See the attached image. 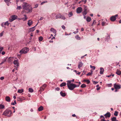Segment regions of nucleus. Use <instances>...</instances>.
Wrapping results in <instances>:
<instances>
[{
    "label": "nucleus",
    "instance_id": "obj_1",
    "mask_svg": "<svg viewBox=\"0 0 121 121\" xmlns=\"http://www.w3.org/2000/svg\"><path fill=\"white\" fill-rule=\"evenodd\" d=\"M22 7L23 9H25V11L26 13H28L31 12L32 11V9L31 6L29 5L28 4L24 3L22 4Z\"/></svg>",
    "mask_w": 121,
    "mask_h": 121
},
{
    "label": "nucleus",
    "instance_id": "obj_2",
    "mask_svg": "<svg viewBox=\"0 0 121 121\" xmlns=\"http://www.w3.org/2000/svg\"><path fill=\"white\" fill-rule=\"evenodd\" d=\"M29 49L27 48H25L21 50L19 52L20 54L19 55L18 54L17 56L21 57L22 54L27 53L29 51Z\"/></svg>",
    "mask_w": 121,
    "mask_h": 121
},
{
    "label": "nucleus",
    "instance_id": "obj_3",
    "mask_svg": "<svg viewBox=\"0 0 121 121\" xmlns=\"http://www.w3.org/2000/svg\"><path fill=\"white\" fill-rule=\"evenodd\" d=\"M12 113L11 111L8 109H6L4 112L3 115L7 116L10 117Z\"/></svg>",
    "mask_w": 121,
    "mask_h": 121
},
{
    "label": "nucleus",
    "instance_id": "obj_4",
    "mask_svg": "<svg viewBox=\"0 0 121 121\" xmlns=\"http://www.w3.org/2000/svg\"><path fill=\"white\" fill-rule=\"evenodd\" d=\"M56 19L61 18L63 20H65L66 18L64 15H62L60 13H59L56 16Z\"/></svg>",
    "mask_w": 121,
    "mask_h": 121
},
{
    "label": "nucleus",
    "instance_id": "obj_5",
    "mask_svg": "<svg viewBox=\"0 0 121 121\" xmlns=\"http://www.w3.org/2000/svg\"><path fill=\"white\" fill-rule=\"evenodd\" d=\"M68 88L71 90H73L74 88V84L71 83L69 85L68 84Z\"/></svg>",
    "mask_w": 121,
    "mask_h": 121
},
{
    "label": "nucleus",
    "instance_id": "obj_6",
    "mask_svg": "<svg viewBox=\"0 0 121 121\" xmlns=\"http://www.w3.org/2000/svg\"><path fill=\"white\" fill-rule=\"evenodd\" d=\"M17 17L16 15H13L11 17V19L9 20L10 22H12L14 20L17 19Z\"/></svg>",
    "mask_w": 121,
    "mask_h": 121
},
{
    "label": "nucleus",
    "instance_id": "obj_7",
    "mask_svg": "<svg viewBox=\"0 0 121 121\" xmlns=\"http://www.w3.org/2000/svg\"><path fill=\"white\" fill-rule=\"evenodd\" d=\"M118 16V14H116L115 15L112 16L110 18V20L112 22L114 21L116 19V17Z\"/></svg>",
    "mask_w": 121,
    "mask_h": 121
},
{
    "label": "nucleus",
    "instance_id": "obj_8",
    "mask_svg": "<svg viewBox=\"0 0 121 121\" xmlns=\"http://www.w3.org/2000/svg\"><path fill=\"white\" fill-rule=\"evenodd\" d=\"M114 87L116 89H119L121 88V85L115 83L114 84Z\"/></svg>",
    "mask_w": 121,
    "mask_h": 121
},
{
    "label": "nucleus",
    "instance_id": "obj_9",
    "mask_svg": "<svg viewBox=\"0 0 121 121\" xmlns=\"http://www.w3.org/2000/svg\"><path fill=\"white\" fill-rule=\"evenodd\" d=\"M82 10V8L81 7H79L77 9L76 12L77 13H79L81 12Z\"/></svg>",
    "mask_w": 121,
    "mask_h": 121
},
{
    "label": "nucleus",
    "instance_id": "obj_10",
    "mask_svg": "<svg viewBox=\"0 0 121 121\" xmlns=\"http://www.w3.org/2000/svg\"><path fill=\"white\" fill-rule=\"evenodd\" d=\"M13 63L17 67H18L19 66V63L17 60H15L13 61Z\"/></svg>",
    "mask_w": 121,
    "mask_h": 121
},
{
    "label": "nucleus",
    "instance_id": "obj_11",
    "mask_svg": "<svg viewBox=\"0 0 121 121\" xmlns=\"http://www.w3.org/2000/svg\"><path fill=\"white\" fill-rule=\"evenodd\" d=\"M13 58L12 57H9L8 59V62L9 63H11L13 60Z\"/></svg>",
    "mask_w": 121,
    "mask_h": 121
},
{
    "label": "nucleus",
    "instance_id": "obj_12",
    "mask_svg": "<svg viewBox=\"0 0 121 121\" xmlns=\"http://www.w3.org/2000/svg\"><path fill=\"white\" fill-rule=\"evenodd\" d=\"M50 31H51L52 32L56 34V30L54 29L53 28H51L50 29ZM56 35L55 34L54 35V36H55Z\"/></svg>",
    "mask_w": 121,
    "mask_h": 121
},
{
    "label": "nucleus",
    "instance_id": "obj_13",
    "mask_svg": "<svg viewBox=\"0 0 121 121\" xmlns=\"http://www.w3.org/2000/svg\"><path fill=\"white\" fill-rule=\"evenodd\" d=\"M5 99L6 101L8 102H10V98L8 96H6L5 97Z\"/></svg>",
    "mask_w": 121,
    "mask_h": 121
},
{
    "label": "nucleus",
    "instance_id": "obj_14",
    "mask_svg": "<svg viewBox=\"0 0 121 121\" xmlns=\"http://www.w3.org/2000/svg\"><path fill=\"white\" fill-rule=\"evenodd\" d=\"M104 116H105L106 118L107 117H109L110 116V113L109 112H107L106 114H105Z\"/></svg>",
    "mask_w": 121,
    "mask_h": 121
},
{
    "label": "nucleus",
    "instance_id": "obj_15",
    "mask_svg": "<svg viewBox=\"0 0 121 121\" xmlns=\"http://www.w3.org/2000/svg\"><path fill=\"white\" fill-rule=\"evenodd\" d=\"M83 64L81 62H79L78 63V68L80 69V68L82 66Z\"/></svg>",
    "mask_w": 121,
    "mask_h": 121
},
{
    "label": "nucleus",
    "instance_id": "obj_16",
    "mask_svg": "<svg viewBox=\"0 0 121 121\" xmlns=\"http://www.w3.org/2000/svg\"><path fill=\"white\" fill-rule=\"evenodd\" d=\"M7 58V57L4 58V59L3 60L2 62L0 63V65H1L5 62Z\"/></svg>",
    "mask_w": 121,
    "mask_h": 121
},
{
    "label": "nucleus",
    "instance_id": "obj_17",
    "mask_svg": "<svg viewBox=\"0 0 121 121\" xmlns=\"http://www.w3.org/2000/svg\"><path fill=\"white\" fill-rule=\"evenodd\" d=\"M116 73L118 75H120L121 74V71L118 69H117L116 72Z\"/></svg>",
    "mask_w": 121,
    "mask_h": 121
},
{
    "label": "nucleus",
    "instance_id": "obj_18",
    "mask_svg": "<svg viewBox=\"0 0 121 121\" xmlns=\"http://www.w3.org/2000/svg\"><path fill=\"white\" fill-rule=\"evenodd\" d=\"M35 26H34L30 28L29 29V32H32L33 31L35 30Z\"/></svg>",
    "mask_w": 121,
    "mask_h": 121
},
{
    "label": "nucleus",
    "instance_id": "obj_19",
    "mask_svg": "<svg viewBox=\"0 0 121 121\" xmlns=\"http://www.w3.org/2000/svg\"><path fill=\"white\" fill-rule=\"evenodd\" d=\"M104 71V69L103 68H100V73L101 74H103Z\"/></svg>",
    "mask_w": 121,
    "mask_h": 121
},
{
    "label": "nucleus",
    "instance_id": "obj_20",
    "mask_svg": "<svg viewBox=\"0 0 121 121\" xmlns=\"http://www.w3.org/2000/svg\"><path fill=\"white\" fill-rule=\"evenodd\" d=\"M17 99L18 101H22L24 99H23L22 98L20 97H18L17 98Z\"/></svg>",
    "mask_w": 121,
    "mask_h": 121
},
{
    "label": "nucleus",
    "instance_id": "obj_21",
    "mask_svg": "<svg viewBox=\"0 0 121 121\" xmlns=\"http://www.w3.org/2000/svg\"><path fill=\"white\" fill-rule=\"evenodd\" d=\"M33 22L30 20H29L27 23L28 25L29 26H30L32 24Z\"/></svg>",
    "mask_w": 121,
    "mask_h": 121
},
{
    "label": "nucleus",
    "instance_id": "obj_22",
    "mask_svg": "<svg viewBox=\"0 0 121 121\" xmlns=\"http://www.w3.org/2000/svg\"><path fill=\"white\" fill-rule=\"evenodd\" d=\"M43 107L42 106H41L38 108V110L39 111H41L43 110Z\"/></svg>",
    "mask_w": 121,
    "mask_h": 121
},
{
    "label": "nucleus",
    "instance_id": "obj_23",
    "mask_svg": "<svg viewBox=\"0 0 121 121\" xmlns=\"http://www.w3.org/2000/svg\"><path fill=\"white\" fill-rule=\"evenodd\" d=\"M86 20L87 22H89L91 21V18L90 17H87Z\"/></svg>",
    "mask_w": 121,
    "mask_h": 121
},
{
    "label": "nucleus",
    "instance_id": "obj_24",
    "mask_svg": "<svg viewBox=\"0 0 121 121\" xmlns=\"http://www.w3.org/2000/svg\"><path fill=\"white\" fill-rule=\"evenodd\" d=\"M61 95L63 97H64L65 96L66 94L65 93H63L62 91L60 92Z\"/></svg>",
    "mask_w": 121,
    "mask_h": 121
},
{
    "label": "nucleus",
    "instance_id": "obj_25",
    "mask_svg": "<svg viewBox=\"0 0 121 121\" xmlns=\"http://www.w3.org/2000/svg\"><path fill=\"white\" fill-rule=\"evenodd\" d=\"M66 85V83L65 82H63L61 83L60 85V87H63L65 86Z\"/></svg>",
    "mask_w": 121,
    "mask_h": 121
},
{
    "label": "nucleus",
    "instance_id": "obj_26",
    "mask_svg": "<svg viewBox=\"0 0 121 121\" xmlns=\"http://www.w3.org/2000/svg\"><path fill=\"white\" fill-rule=\"evenodd\" d=\"M23 92V89H19L18 90L17 92L19 93H21Z\"/></svg>",
    "mask_w": 121,
    "mask_h": 121
},
{
    "label": "nucleus",
    "instance_id": "obj_27",
    "mask_svg": "<svg viewBox=\"0 0 121 121\" xmlns=\"http://www.w3.org/2000/svg\"><path fill=\"white\" fill-rule=\"evenodd\" d=\"M24 16L25 17L24 18H22V19L24 21H25L27 19V18L26 15H24Z\"/></svg>",
    "mask_w": 121,
    "mask_h": 121
},
{
    "label": "nucleus",
    "instance_id": "obj_28",
    "mask_svg": "<svg viewBox=\"0 0 121 121\" xmlns=\"http://www.w3.org/2000/svg\"><path fill=\"white\" fill-rule=\"evenodd\" d=\"M116 117H113L111 118L112 121H116Z\"/></svg>",
    "mask_w": 121,
    "mask_h": 121
},
{
    "label": "nucleus",
    "instance_id": "obj_29",
    "mask_svg": "<svg viewBox=\"0 0 121 121\" xmlns=\"http://www.w3.org/2000/svg\"><path fill=\"white\" fill-rule=\"evenodd\" d=\"M73 15V13L72 12H70L68 15V16L69 17H71Z\"/></svg>",
    "mask_w": 121,
    "mask_h": 121
},
{
    "label": "nucleus",
    "instance_id": "obj_30",
    "mask_svg": "<svg viewBox=\"0 0 121 121\" xmlns=\"http://www.w3.org/2000/svg\"><path fill=\"white\" fill-rule=\"evenodd\" d=\"M118 112L115 111L114 112V115L116 116H118Z\"/></svg>",
    "mask_w": 121,
    "mask_h": 121
},
{
    "label": "nucleus",
    "instance_id": "obj_31",
    "mask_svg": "<svg viewBox=\"0 0 121 121\" xmlns=\"http://www.w3.org/2000/svg\"><path fill=\"white\" fill-rule=\"evenodd\" d=\"M29 92H33V90L31 88H29Z\"/></svg>",
    "mask_w": 121,
    "mask_h": 121
},
{
    "label": "nucleus",
    "instance_id": "obj_32",
    "mask_svg": "<svg viewBox=\"0 0 121 121\" xmlns=\"http://www.w3.org/2000/svg\"><path fill=\"white\" fill-rule=\"evenodd\" d=\"M86 85L85 84H83L81 86V87L82 88H84L86 87Z\"/></svg>",
    "mask_w": 121,
    "mask_h": 121
},
{
    "label": "nucleus",
    "instance_id": "obj_33",
    "mask_svg": "<svg viewBox=\"0 0 121 121\" xmlns=\"http://www.w3.org/2000/svg\"><path fill=\"white\" fill-rule=\"evenodd\" d=\"M92 74V72L91 71V72H89L86 75L87 76H90Z\"/></svg>",
    "mask_w": 121,
    "mask_h": 121
},
{
    "label": "nucleus",
    "instance_id": "obj_34",
    "mask_svg": "<svg viewBox=\"0 0 121 121\" xmlns=\"http://www.w3.org/2000/svg\"><path fill=\"white\" fill-rule=\"evenodd\" d=\"M75 38L76 39H77L78 40H80L81 39L80 37H79L78 35H77L75 36Z\"/></svg>",
    "mask_w": 121,
    "mask_h": 121
},
{
    "label": "nucleus",
    "instance_id": "obj_35",
    "mask_svg": "<svg viewBox=\"0 0 121 121\" xmlns=\"http://www.w3.org/2000/svg\"><path fill=\"white\" fill-rule=\"evenodd\" d=\"M4 25H5V26H8L9 25V23L8 21H7L4 23Z\"/></svg>",
    "mask_w": 121,
    "mask_h": 121
},
{
    "label": "nucleus",
    "instance_id": "obj_36",
    "mask_svg": "<svg viewBox=\"0 0 121 121\" xmlns=\"http://www.w3.org/2000/svg\"><path fill=\"white\" fill-rule=\"evenodd\" d=\"M17 104L16 103V101L15 100L14 101V102H12L11 103V105H15V104Z\"/></svg>",
    "mask_w": 121,
    "mask_h": 121
},
{
    "label": "nucleus",
    "instance_id": "obj_37",
    "mask_svg": "<svg viewBox=\"0 0 121 121\" xmlns=\"http://www.w3.org/2000/svg\"><path fill=\"white\" fill-rule=\"evenodd\" d=\"M39 39L40 41H41L43 40V37L42 36H40L39 38Z\"/></svg>",
    "mask_w": 121,
    "mask_h": 121
},
{
    "label": "nucleus",
    "instance_id": "obj_38",
    "mask_svg": "<svg viewBox=\"0 0 121 121\" xmlns=\"http://www.w3.org/2000/svg\"><path fill=\"white\" fill-rule=\"evenodd\" d=\"M4 107V106L2 104H0V109H3Z\"/></svg>",
    "mask_w": 121,
    "mask_h": 121
},
{
    "label": "nucleus",
    "instance_id": "obj_39",
    "mask_svg": "<svg viewBox=\"0 0 121 121\" xmlns=\"http://www.w3.org/2000/svg\"><path fill=\"white\" fill-rule=\"evenodd\" d=\"M87 13V12L84 11L83 12V15L84 16H85Z\"/></svg>",
    "mask_w": 121,
    "mask_h": 121
},
{
    "label": "nucleus",
    "instance_id": "obj_40",
    "mask_svg": "<svg viewBox=\"0 0 121 121\" xmlns=\"http://www.w3.org/2000/svg\"><path fill=\"white\" fill-rule=\"evenodd\" d=\"M56 15V14L54 13H53L52 14V16H51V17L52 18L54 16Z\"/></svg>",
    "mask_w": 121,
    "mask_h": 121
},
{
    "label": "nucleus",
    "instance_id": "obj_41",
    "mask_svg": "<svg viewBox=\"0 0 121 121\" xmlns=\"http://www.w3.org/2000/svg\"><path fill=\"white\" fill-rule=\"evenodd\" d=\"M22 9V8L20 6H17V9L18 10H20Z\"/></svg>",
    "mask_w": 121,
    "mask_h": 121
},
{
    "label": "nucleus",
    "instance_id": "obj_42",
    "mask_svg": "<svg viewBox=\"0 0 121 121\" xmlns=\"http://www.w3.org/2000/svg\"><path fill=\"white\" fill-rule=\"evenodd\" d=\"M67 86H68V85H69L70 84H71V82L70 81H67Z\"/></svg>",
    "mask_w": 121,
    "mask_h": 121
},
{
    "label": "nucleus",
    "instance_id": "obj_43",
    "mask_svg": "<svg viewBox=\"0 0 121 121\" xmlns=\"http://www.w3.org/2000/svg\"><path fill=\"white\" fill-rule=\"evenodd\" d=\"M74 88L76 87H78L79 86V85H77L75 84H74Z\"/></svg>",
    "mask_w": 121,
    "mask_h": 121
},
{
    "label": "nucleus",
    "instance_id": "obj_44",
    "mask_svg": "<svg viewBox=\"0 0 121 121\" xmlns=\"http://www.w3.org/2000/svg\"><path fill=\"white\" fill-rule=\"evenodd\" d=\"M84 11H87V7H85L84 9Z\"/></svg>",
    "mask_w": 121,
    "mask_h": 121
},
{
    "label": "nucleus",
    "instance_id": "obj_45",
    "mask_svg": "<svg viewBox=\"0 0 121 121\" xmlns=\"http://www.w3.org/2000/svg\"><path fill=\"white\" fill-rule=\"evenodd\" d=\"M1 26H2V27H4L5 28L6 27H5V25H4V23H2L1 24Z\"/></svg>",
    "mask_w": 121,
    "mask_h": 121
},
{
    "label": "nucleus",
    "instance_id": "obj_46",
    "mask_svg": "<svg viewBox=\"0 0 121 121\" xmlns=\"http://www.w3.org/2000/svg\"><path fill=\"white\" fill-rule=\"evenodd\" d=\"M38 4H35V6L34 7V8H37L38 6Z\"/></svg>",
    "mask_w": 121,
    "mask_h": 121
},
{
    "label": "nucleus",
    "instance_id": "obj_47",
    "mask_svg": "<svg viewBox=\"0 0 121 121\" xmlns=\"http://www.w3.org/2000/svg\"><path fill=\"white\" fill-rule=\"evenodd\" d=\"M78 32V29H77V31H74L73 32V33L74 34H76V33H77Z\"/></svg>",
    "mask_w": 121,
    "mask_h": 121
},
{
    "label": "nucleus",
    "instance_id": "obj_48",
    "mask_svg": "<svg viewBox=\"0 0 121 121\" xmlns=\"http://www.w3.org/2000/svg\"><path fill=\"white\" fill-rule=\"evenodd\" d=\"M3 49V48L0 46V51H1Z\"/></svg>",
    "mask_w": 121,
    "mask_h": 121
},
{
    "label": "nucleus",
    "instance_id": "obj_49",
    "mask_svg": "<svg viewBox=\"0 0 121 121\" xmlns=\"http://www.w3.org/2000/svg\"><path fill=\"white\" fill-rule=\"evenodd\" d=\"M40 90L42 91L44 90V88H43L42 87H41L40 88Z\"/></svg>",
    "mask_w": 121,
    "mask_h": 121
},
{
    "label": "nucleus",
    "instance_id": "obj_50",
    "mask_svg": "<svg viewBox=\"0 0 121 121\" xmlns=\"http://www.w3.org/2000/svg\"><path fill=\"white\" fill-rule=\"evenodd\" d=\"M55 90L57 91H59L60 90V89L59 87H57L55 88Z\"/></svg>",
    "mask_w": 121,
    "mask_h": 121
},
{
    "label": "nucleus",
    "instance_id": "obj_51",
    "mask_svg": "<svg viewBox=\"0 0 121 121\" xmlns=\"http://www.w3.org/2000/svg\"><path fill=\"white\" fill-rule=\"evenodd\" d=\"M3 31L2 32L0 33V37H1L3 35Z\"/></svg>",
    "mask_w": 121,
    "mask_h": 121
},
{
    "label": "nucleus",
    "instance_id": "obj_52",
    "mask_svg": "<svg viewBox=\"0 0 121 121\" xmlns=\"http://www.w3.org/2000/svg\"><path fill=\"white\" fill-rule=\"evenodd\" d=\"M61 27L64 30H65V26L64 25H62L61 26Z\"/></svg>",
    "mask_w": 121,
    "mask_h": 121
},
{
    "label": "nucleus",
    "instance_id": "obj_53",
    "mask_svg": "<svg viewBox=\"0 0 121 121\" xmlns=\"http://www.w3.org/2000/svg\"><path fill=\"white\" fill-rule=\"evenodd\" d=\"M94 83V84H96L97 83H98V82H95V81H94L93 82Z\"/></svg>",
    "mask_w": 121,
    "mask_h": 121
},
{
    "label": "nucleus",
    "instance_id": "obj_54",
    "mask_svg": "<svg viewBox=\"0 0 121 121\" xmlns=\"http://www.w3.org/2000/svg\"><path fill=\"white\" fill-rule=\"evenodd\" d=\"M10 0H4V1L6 3L10 1Z\"/></svg>",
    "mask_w": 121,
    "mask_h": 121
},
{
    "label": "nucleus",
    "instance_id": "obj_55",
    "mask_svg": "<svg viewBox=\"0 0 121 121\" xmlns=\"http://www.w3.org/2000/svg\"><path fill=\"white\" fill-rule=\"evenodd\" d=\"M4 79V77H2L0 78V79L1 80H3Z\"/></svg>",
    "mask_w": 121,
    "mask_h": 121
},
{
    "label": "nucleus",
    "instance_id": "obj_56",
    "mask_svg": "<svg viewBox=\"0 0 121 121\" xmlns=\"http://www.w3.org/2000/svg\"><path fill=\"white\" fill-rule=\"evenodd\" d=\"M86 82L87 84L89 83L90 82V81L89 80H87Z\"/></svg>",
    "mask_w": 121,
    "mask_h": 121
},
{
    "label": "nucleus",
    "instance_id": "obj_57",
    "mask_svg": "<svg viewBox=\"0 0 121 121\" xmlns=\"http://www.w3.org/2000/svg\"><path fill=\"white\" fill-rule=\"evenodd\" d=\"M5 53V52L4 51H3L1 52V54L3 55H4Z\"/></svg>",
    "mask_w": 121,
    "mask_h": 121
},
{
    "label": "nucleus",
    "instance_id": "obj_58",
    "mask_svg": "<svg viewBox=\"0 0 121 121\" xmlns=\"http://www.w3.org/2000/svg\"><path fill=\"white\" fill-rule=\"evenodd\" d=\"M105 24V23L104 22H102V25L103 26Z\"/></svg>",
    "mask_w": 121,
    "mask_h": 121
},
{
    "label": "nucleus",
    "instance_id": "obj_59",
    "mask_svg": "<svg viewBox=\"0 0 121 121\" xmlns=\"http://www.w3.org/2000/svg\"><path fill=\"white\" fill-rule=\"evenodd\" d=\"M72 116L73 117H76L77 118V117L75 114H73L72 115Z\"/></svg>",
    "mask_w": 121,
    "mask_h": 121
},
{
    "label": "nucleus",
    "instance_id": "obj_60",
    "mask_svg": "<svg viewBox=\"0 0 121 121\" xmlns=\"http://www.w3.org/2000/svg\"><path fill=\"white\" fill-rule=\"evenodd\" d=\"M95 22V20H94L93 21V22L92 24V26H93V24H94V23Z\"/></svg>",
    "mask_w": 121,
    "mask_h": 121
},
{
    "label": "nucleus",
    "instance_id": "obj_61",
    "mask_svg": "<svg viewBox=\"0 0 121 121\" xmlns=\"http://www.w3.org/2000/svg\"><path fill=\"white\" fill-rule=\"evenodd\" d=\"M43 19V17H41L40 19H39L40 20H42Z\"/></svg>",
    "mask_w": 121,
    "mask_h": 121
},
{
    "label": "nucleus",
    "instance_id": "obj_62",
    "mask_svg": "<svg viewBox=\"0 0 121 121\" xmlns=\"http://www.w3.org/2000/svg\"><path fill=\"white\" fill-rule=\"evenodd\" d=\"M47 85L45 84H44L43 85V86L45 87L47 86Z\"/></svg>",
    "mask_w": 121,
    "mask_h": 121
},
{
    "label": "nucleus",
    "instance_id": "obj_63",
    "mask_svg": "<svg viewBox=\"0 0 121 121\" xmlns=\"http://www.w3.org/2000/svg\"><path fill=\"white\" fill-rule=\"evenodd\" d=\"M93 68V70H94L95 69V66H93V68Z\"/></svg>",
    "mask_w": 121,
    "mask_h": 121
},
{
    "label": "nucleus",
    "instance_id": "obj_64",
    "mask_svg": "<svg viewBox=\"0 0 121 121\" xmlns=\"http://www.w3.org/2000/svg\"><path fill=\"white\" fill-rule=\"evenodd\" d=\"M81 30L82 31H83L84 30V28H81Z\"/></svg>",
    "mask_w": 121,
    "mask_h": 121
}]
</instances>
